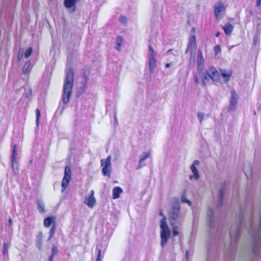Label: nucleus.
<instances>
[{
  "mask_svg": "<svg viewBox=\"0 0 261 261\" xmlns=\"http://www.w3.org/2000/svg\"><path fill=\"white\" fill-rule=\"evenodd\" d=\"M35 113H36V123H37V125H38L39 122V119H40V115H41L40 111L38 109H37L35 110Z\"/></svg>",
  "mask_w": 261,
  "mask_h": 261,
  "instance_id": "26",
  "label": "nucleus"
},
{
  "mask_svg": "<svg viewBox=\"0 0 261 261\" xmlns=\"http://www.w3.org/2000/svg\"><path fill=\"white\" fill-rule=\"evenodd\" d=\"M23 57V52L21 51V50H19L18 56H17V61L18 62H20L22 59Z\"/></svg>",
  "mask_w": 261,
  "mask_h": 261,
  "instance_id": "33",
  "label": "nucleus"
},
{
  "mask_svg": "<svg viewBox=\"0 0 261 261\" xmlns=\"http://www.w3.org/2000/svg\"><path fill=\"white\" fill-rule=\"evenodd\" d=\"M204 59L201 50H198L197 56L198 73L193 75L194 82L197 84H201L205 86L211 80L214 82H218L220 79V74L218 70L214 66H210L204 70Z\"/></svg>",
  "mask_w": 261,
  "mask_h": 261,
  "instance_id": "1",
  "label": "nucleus"
},
{
  "mask_svg": "<svg viewBox=\"0 0 261 261\" xmlns=\"http://www.w3.org/2000/svg\"><path fill=\"white\" fill-rule=\"evenodd\" d=\"M101 254V249H99L98 250V252H97V257H96V261H100Z\"/></svg>",
  "mask_w": 261,
  "mask_h": 261,
  "instance_id": "34",
  "label": "nucleus"
},
{
  "mask_svg": "<svg viewBox=\"0 0 261 261\" xmlns=\"http://www.w3.org/2000/svg\"><path fill=\"white\" fill-rule=\"evenodd\" d=\"M17 156V145H14L13 146V152L11 156V162L13 166L14 165V163H16Z\"/></svg>",
  "mask_w": 261,
  "mask_h": 261,
  "instance_id": "17",
  "label": "nucleus"
},
{
  "mask_svg": "<svg viewBox=\"0 0 261 261\" xmlns=\"http://www.w3.org/2000/svg\"><path fill=\"white\" fill-rule=\"evenodd\" d=\"M238 100V94L234 90L231 91V96L229 106V110L233 111L235 110Z\"/></svg>",
  "mask_w": 261,
  "mask_h": 261,
  "instance_id": "11",
  "label": "nucleus"
},
{
  "mask_svg": "<svg viewBox=\"0 0 261 261\" xmlns=\"http://www.w3.org/2000/svg\"><path fill=\"white\" fill-rule=\"evenodd\" d=\"M188 251H187V252H186L187 257L188 256Z\"/></svg>",
  "mask_w": 261,
  "mask_h": 261,
  "instance_id": "43",
  "label": "nucleus"
},
{
  "mask_svg": "<svg viewBox=\"0 0 261 261\" xmlns=\"http://www.w3.org/2000/svg\"><path fill=\"white\" fill-rule=\"evenodd\" d=\"M74 81V71L72 68H70L66 73L63 87V93L62 96L63 102L66 104L70 100Z\"/></svg>",
  "mask_w": 261,
  "mask_h": 261,
  "instance_id": "2",
  "label": "nucleus"
},
{
  "mask_svg": "<svg viewBox=\"0 0 261 261\" xmlns=\"http://www.w3.org/2000/svg\"><path fill=\"white\" fill-rule=\"evenodd\" d=\"M184 198L185 196H182L181 199V202L183 203H187L189 205L191 206L192 205V202L189 200H186V201H184Z\"/></svg>",
  "mask_w": 261,
  "mask_h": 261,
  "instance_id": "35",
  "label": "nucleus"
},
{
  "mask_svg": "<svg viewBox=\"0 0 261 261\" xmlns=\"http://www.w3.org/2000/svg\"><path fill=\"white\" fill-rule=\"evenodd\" d=\"M259 42V37L258 35H255L253 37V45H256Z\"/></svg>",
  "mask_w": 261,
  "mask_h": 261,
  "instance_id": "31",
  "label": "nucleus"
},
{
  "mask_svg": "<svg viewBox=\"0 0 261 261\" xmlns=\"http://www.w3.org/2000/svg\"><path fill=\"white\" fill-rule=\"evenodd\" d=\"M58 252V248L55 246H54L52 248V251H51V253L50 255H53V256H55L57 254Z\"/></svg>",
  "mask_w": 261,
  "mask_h": 261,
  "instance_id": "29",
  "label": "nucleus"
},
{
  "mask_svg": "<svg viewBox=\"0 0 261 261\" xmlns=\"http://www.w3.org/2000/svg\"><path fill=\"white\" fill-rule=\"evenodd\" d=\"M148 48L150 54L149 57H155V53L153 48L150 45H149Z\"/></svg>",
  "mask_w": 261,
  "mask_h": 261,
  "instance_id": "32",
  "label": "nucleus"
},
{
  "mask_svg": "<svg viewBox=\"0 0 261 261\" xmlns=\"http://www.w3.org/2000/svg\"><path fill=\"white\" fill-rule=\"evenodd\" d=\"M149 154V152H144L140 158V162H142V161H144L146 159L148 158Z\"/></svg>",
  "mask_w": 261,
  "mask_h": 261,
  "instance_id": "25",
  "label": "nucleus"
},
{
  "mask_svg": "<svg viewBox=\"0 0 261 261\" xmlns=\"http://www.w3.org/2000/svg\"><path fill=\"white\" fill-rule=\"evenodd\" d=\"M111 157L109 155L106 159H101L100 165L102 167V173L104 176H107L108 177L111 176Z\"/></svg>",
  "mask_w": 261,
  "mask_h": 261,
  "instance_id": "5",
  "label": "nucleus"
},
{
  "mask_svg": "<svg viewBox=\"0 0 261 261\" xmlns=\"http://www.w3.org/2000/svg\"><path fill=\"white\" fill-rule=\"evenodd\" d=\"M84 203L91 208H92L95 205L96 200L94 197V190H91L89 195L85 198Z\"/></svg>",
  "mask_w": 261,
  "mask_h": 261,
  "instance_id": "7",
  "label": "nucleus"
},
{
  "mask_svg": "<svg viewBox=\"0 0 261 261\" xmlns=\"http://www.w3.org/2000/svg\"><path fill=\"white\" fill-rule=\"evenodd\" d=\"M160 227L161 229L160 234L161 245L162 247H164L167 244L171 233L166 221V218L164 216L160 221Z\"/></svg>",
  "mask_w": 261,
  "mask_h": 261,
  "instance_id": "3",
  "label": "nucleus"
},
{
  "mask_svg": "<svg viewBox=\"0 0 261 261\" xmlns=\"http://www.w3.org/2000/svg\"><path fill=\"white\" fill-rule=\"evenodd\" d=\"M196 47V38L195 35L190 37L188 43L187 47L186 50V54L190 51L191 55Z\"/></svg>",
  "mask_w": 261,
  "mask_h": 261,
  "instance_id": "9",
  "label": "nucleus"
},
{
  "mask_svg": "<svg viewBox=\"0 0 261 261\" xmlns=\"http://www.w3.org/2000/svg\"><path fill=\"white\" fill-rule=\"evenodd\" d=\"M160 215H161V216H163V215L162 212H161V213H160Z\"/></svg>",
  "mask_w": 261,
  "mask_h": 261,
  "instance_id": "45",
  "label": "nucleus"
},
{
  "mask_svg": "<svg viewBox=\"0 0 261 261\" xmlns=\"http://www.w3.org/2000/svg\"><path fill=\"white\" fill-rule=\"evenodd\" d=\"M33 53V49L31 47H29L25 52L24 57L25 58H29Z\"/></svg>",
  "mask_w": 261,
  "mask_h": 261,
  "instance_id": "24",
  "label": "nucleus"
},
{
  "mask_svg": "<svg viewBox=\"0 0 261 261\" xmlns=\"http://www.w3.org/2000/svg\"><path fill=\"white\" fill-rule=\"evenodd\" d=\"M173 236L176 237L179 234L178 228L177 226H174L172 228Z\"/></svg>",
  "mask_w": 261,
  "mask_h": 261,
  "instance_id": "28",
  "label": "nucleus"
},
{
  "mask_svg": "<svg viewBox=\"0 0 261 261\" xmlns=\"http://www.w3.org/2000/svg\"><path fill=\"white\" fill-rule=\"evenodd\" d=\"M220 34V33L219 32H217V33H216V36L217 37H218L219 36Z\"/></svg>",
  "mask_w": 261,
  "mask_h": 261,
  "instance_id": "41",
  "label": "nucleus"
},
{
  "mask_svg": "<svg viewBox=\"0 0 261 261\" xmlns=\"http://www.w3.org/2000/svg\"><path fill=\"white\" fill-rule=\"evenodd\" d=\"M170 66V64L169 63H167L166 65H165V67L166 68H168Z\"/></svg>",
  "mask_w": 261,
  "mask_h": 261,
  "instance_id": "40",
  "label": "nucleus"
},
{
  "mask_svg": "<svg viewBox=\"0 0 261 261\" xmlns=\"http://www.w3.org/2000/svg\"><path fill=\"white\" fill-rule=\"evenodd\" d=\"M30 62L27 61L25 63L22 68V71L24 74H27L30 71Z\"/></svg>",
  "mask_w": 261,
  "mask_h": 261,
  "instance_id": "20",
  "label": "nucleus"
},
{
  "mask_svg": "<svg viewBox=\"0 0 261 261\" xmlns=\"http://www.w3.org/2000/svg\"><path fill=\"white\" fill-rule=\"evenodd\" d=\"M37 206H38V208L39 210V211L41 213H45V208H44V205L43 202H42L40 201H37Z\"/></svg>",
  "mask_w": 261,
  "mask_h": 261,
  "instance_id": "21",
  "label": "nucleus"
},
{
  "mask_svg": "<svg viewBox=\"0 0 261 261\" xmlns=\"http://www.w3.org/2000/svg\"><path fill=\"white\" fill-rule=\"evenodd\" d=\"M123 42V39L122 37L120 36H118L116 37V49L118 50H120L121 48V46L122 44V42Z\"/></svg>",
  "mask_w": 261,
  "mask_h": 261,
  "instance_id": "18",
  "label": "nucleus"
},
{
  "mask_svg": "<svg viewBox=\"0 0 261 261\" xmlns=\"http://www.w3.org/2000/svg\"><path fill=\"white\" fill-rule=\"evenodd\" d=\"M244 173H245V174L246 175V176L247 178H248V175H247V172H246V171L245 170H244Z\"/></svg>",
  "mask_w": 261,
  "mask_h": 261,
  "instance_id": "42",
  "label": "nucleus"
},
{
  "mask_svg": "<svg viewBox=\"0 0 261 261\" xmlns=\"http://www.w3.org/2000/svg\"><path fill=\"white\" fill-rule=\"evenodd\" d=\"M179 212L180 209L179 207L173 208L170 214V218L176 220L179 216Z\"/></svg>",
  "mask_w": 261,
  "mask_h": 261,
  "instance_id": "14",
  "label": "nucleus"
},
{
  "mask_svg": "<svg viewBox=\"0 0 261 261\" xmlns=\"http://www.w3.org/2000/svg\"><path fill=\"white\" fill-rule=\"evenodd\" d=\"M226 184L224 183L223 185L221 186L220 190V204H221L223 198V194L225 189Z\"/></svg>",
  "mask_w": 261,
  "mask_h": 261,
  "instance_id": "22",
  "label": "nucleus"
},
{
  "mask_svg": "<svg viewBox=\"0 0 261 261\" xmlns=\"http://www.w3.org/2000/svg\"><path fill=\"white\" fill-rule=\"evenodd\" d=\"M191 169L192 171L193 174L190 176V179H192L193 178H194L196 180L198 179L199 178V173L196 166H195V165H191Z\"/></svg>",
  "mask_w": 261,
  "mask_h": 261,
  "instance_id": "15",
  "label": "nucleus"
},
{
  "mask_svg": "<svg viewBox=\"0 0 261 261\" xmlns=\"http://www.w3.org/2000/svg\"><path fill=\"white\" fill-rule=\"evenodd\" d=\"M54 256H53V255H50L48 258V261H54Z\"/></svg>",
  "mask_w": 261,
  "mask_h": 261,
  "instance_id": "38",
  "label": "nucleus"
},
{
  "mask_svg": "<svg viewBox=\"0 0 261 261\" xmlns=\"http://www.w3.org/2000/svg\"><path fill=\"white\" fill-rule=\"evenodd\" d=\"M186 200H187V199L186 198V197L185 196L184 201H186Z\"/></svg>",
  "mask_w": 261,
  "mask_h": 261,
  "instance_id": "44",
  "label": "nucleus"
},
{
  "mask_svg": "<svg viewBox=\"0 0 261 261\" xmlns=\"http://www.w3.org/2000/svg\"><path fill=\"white\" fill-rule=\"evenodd\" d=\"M119 21L121 23L125 24L127 22V18L125 16L121 15L119 18Z\"/></svg>",
  "mask_w": 261,
  "mask_h": 261,
  "instance_id": "30",
  "label": "nucleus"
},
{
  "mask_svg": "<svg viewBox=\"0 0 261 261\" xmlns=\"http://www.w3.org/2000/svg\"><path fill=\"white\" fill-rule=\"evenodd\" d=\"M215 55H217L221 53V48L219 45H217L214 47Z\"/></svg>",
  "mask_w": 261,
  "mask_h": 261,
  "instance_id": "27",
  "label": "nucleus"
},
{
  "mask_svg": "<svg viewBox=\"0 0 261 261\" xmlns=\"http://www.w3.org/2000/svg\"><path fill=\"white\" fill-rule=\"evenodd\" d=\"M81 0H64V5L67 9H72V12H74L76 9V3Z\"/></svg>",
  "mask_w": 261,
  "mask_h": 261,
  "instance_id": "12",
  "label": "nucleus"
},
{
  "mask_svg": "<svg viewBox=\"0 0 261 261\" xmlns=\"http://www.w3.org/2000/svg\"><path fill=\"white\" fill-rule=\"evenodd\" d=\"M225 10L224 4L220 1L214 7V13L216 19L219 21L221 19L220 14Z\"/></svg>",
  "mask_w": 261,
  "mask_h": 261,
  "instance_id": "8",
  "label": "nucleus"
},
{
  "mask_svg": "<svg viewBox=\"0 0 261 261\" xmlns=\"http://www.w3.org/2000/svg\"><path fill=\"white\" fill-rule=\"evenodd\" d=\"M122 193V190L119 187H116L113 189V198L117 199L120 197V194Z\"/></svg>",
  "mask_w": 261,
  "mask_h": 261,
  "instance_id": "16",
  "label": "nucleus"
},
{
  "mask_svg": "<svg viewBox=\"0 0 261 261\" xmlns=\"http://www.w3.org/2000/svg\"><path fill=\"white\" fill-rule=\"evenodd\" d=\"M71 179V169L68 166H66L64 170V175L62 181V191L64 192L67 188Z\"/></svg>",
  "mask_w": 261,
  "mask_h": 261,
  "instance_id": "6",
  "label": "nucleus"
},
{
  "mask_svg": "<svg viewBox=\"0 0 261 261\" xmlns=\"http://www.w3.org/2000/svg\"><path fill=\"white\" fill-rule=\"evenodd\" d=\"M225 34L228 36L231 35L233 30V26L230 23H227L225 26L222 27Z\"/></svg>",
  "mask_w": 261,
  "mask_h": 261,
  "instance_id": "13",
  "label": "nucleus"
},
{
  "mask_svg": "<svg viewBox=\"0 0 261 261\" xmlns=\"http://www.w3.org/2000/svg\"><path fill=\"white\" fill-rule=\"evenodd\" d=\"M8 224L9 226H12V220L11 218L8 220Z\"/></svg>",
  "mask_w": 261,
  "mask_h": 261,
  "instance_id": "39",
  "label": "nucleus"
},
{
  "mask_svg": "<svg viewBox=\"0 0 261 261\" xmlns=\"http://www.w3.org/2000/svg\"><path fill=\"white\" fill-rule=\"evenodd\" d=\"M56 217L55 216H49L46 217L43 221V225L45 228H48L51 226L49 231L48 240L51 239L57 230Z\"/></svg>",
  "mask_w": 261,
  "mask_h": 261,
  "instance_id": "4",
  "label": "nucleus"
},
{
  "mask_svg": "<svg viewBox=\"0 0 261 261\" xmlns=\"http://www.w3.org/2000/svg\"><path fill=\"white\" fill-rule=\"evenodd\" d=\"M199 163V162L198 160H195L194 161L193 164L192 165H195V166L196 165H198Z\"/></svg>",
  "mask_w": 261,
  "mask_h": 261,
  "instance_id": "37",
  "label": "nucleus"
},
{
  "mask_svg": "<svg viewBox=\"0 0 261 261\" xmlns=\"http://www.w3.org/2000/svg\"><path fill=\"white\" fill-rule=\"evenodd\" d=\"M203 117H204V114L203 113H198V119L201 123L202 122Z\"/></svg>",
  "mask_w": 261,
  "mask_h": 261,
  "instance_id": "36",
  "label": "nucleus"
},
{
  "mask_svg": "<svg viewBox=\"0 0 261 261\" xmlns=\"http://www.w3.org/2000/svg\"><path fill=\"white\" fill-rule=\"evenodd\" d=\"M219 70L225 83L228 82L232 76V72L231 69L220 68Z\"/></svg>",
  "mask_w": 261,
  "mask_h": 261,
  "instance_id": "10",
  "label": "nucleus"
},
{
  "mask_svg": "<svg viewBox=\"0 0 261 261\" xmlns=\"http://www.w3.org/2000/svg\"><path fill=\"white\" fill-rule=\"evenodd\" d=\"M156 59L155 57H149V66L150 70H152L156 66Z\"/></svg>",
  "mask_w": 261,
  "mask_h": 261,
  "instance_id": "19",
  "label": "nucleus"
},
{
  "mask_svg": "<svg viewBox=\"0 0 261 261\" xmlns=\"http://www.w3.org/2000/svg\"><path fill=\"white\" fill-rule=\"evenodd\" d=\"M9 244L8 243H4L3 244V255H8Z\"/></svg>",
  "mask_w": 261,
  "mask_h": 261,
  "instance_id": "23",
  "label": "nucleus"
}]
</instances>
